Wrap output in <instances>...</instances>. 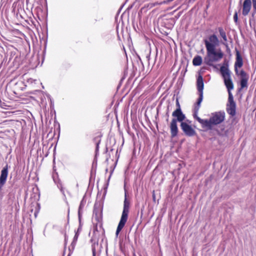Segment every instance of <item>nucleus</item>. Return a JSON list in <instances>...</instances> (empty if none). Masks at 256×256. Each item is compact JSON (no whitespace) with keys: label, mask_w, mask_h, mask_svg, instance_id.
I'll use <instances>...</instances> for the list:
<instances>
[{"label":"nucleus","mask_w":256,"mask_h":256,"mask_svg":"<svg viewBox=\"0 0 256 256\" xmlns=\"http://www.w3.org/2000/svg\"><path fill=\"white\" fill-rule=\"evenodd\" d=\"M220 72L228 93L226 111L230 115L233 116L236 114V104L234 100L233 96L231 92V90L234 89V84L231 78L230 72L228 67L225 66L220 67Z\"/></svg>","instance_id":"1"},{"label":"nucleus","mask_w":256,"mask_h":256,"mask_svg":"<svg viewBox=\"0 0 256 256\" xmlns=\"http://www.w3.org/2000/svg\"><path fill=\"white\" fill-rule=\"evenodd\" d=\"M225 118L224 112H218L212 113L210 119H202L196 116V120L202 124V127L208 130H212L216 125L221 124Z\"/></svg>","instance_id":"2"},{"label":"nucleus","mask_w":256,"mask_h":256,"mask_svg":"<svg viewBox=\"0 0 256 256\" xmlns=\"http://www.w3.org/2000/svg\"><path fill=\"white\" fill-rule=\"evenodd\" d=\"M206 56L204 58V62L207 65L212 66L213 64L220 61L224 56V53L220 49L216 50L210 45L208 46Z\"/></svg>","instance_id":"3"},{"label":"nucleus","mask_w":256,"mask_h":256,"mask_svg":"<svg viewBox=\"0 0 256 256\" xmlns=\"http://www.w3.org/2000/svg\"><path fill=\"white\" fill-rule=\"evenodd\" d=\"M172 116L176 118H173L172 120L170 126L171 136L172 138H174L178 133L177 122H182L186 118V116L180 108H177L172 112Z\"/></svg>","instance_id":"4"},{"label":"nucleus","mask_w":256,"mask_h":256,"mask_svg":"<svg viewBox=\"0 0 256 256\" xmlns=\"http://www.w3.org/2000/svg\"><path fill=\"white\" fill-rule=\"evenodd\" d=\"M129 207H130V203L127 200L126 198V194L125 193V198L124 200V208L122 212V214L121 216V218L120 221L118 223V226L116 228V236L117 238L120 232L124 227L128 217V214L129 212Z\"/></svg>","instance_id":"5"},{"label":"nucleus","mask_w":256,"mask_h":256,"mask_svg":"<svg viewBox=\"0 0 256 256\" xmlns=\"http://www.w3.org/2000/svg\"><path fill=\"white\" fill-rule=\"evenodd\" d=\"M197 89L198 92L199 98L195 106V113H197L200 108V104L203 99L204 82L202 76H200L197 79Z\"/></svg>","instance_id":"6"},{"label":"nucleus","mask_w":256,"mask_h":256,"mask_svg":"<svg viewBox=\"0 0 256 256\" xmlns=\"http://www.w3.org/2000/svg\"><path fill=\"white\" fill-rule=\"evenodd\" d=\"M0 106L2 108L7 110L6 111H2V112L6 116H10L12 114H16L18 110H14L16 108L13 107L12 106L8 105L4 102H0Z\"/></svg>","instance_id":"7"},{"label":"nucleus","mask_w":256,"mask_h":256,"mask_svg":"<svg viewBox=\"0 0 256 256\" xmlns=\"http://www.w3.org/2000/svg\"><path fill=\"white\" fill-rule=\"evenodd\" d=\"M180 127L184 134L188 136H194L196 134V131L192 128L185 122H182Z\"/></svg>","instance_id":"8"},{"label":"nucleus","mask_w":256,"mask_h":256,"mask_svg":"<svg viewBox=\"0 0 256 256\" xmlns=\"http://www.w3.org/2000/svg\"><path fill=\"white\" fill-rule=\"evenodd\" d=\"M204 42L206 48H208V45L211 46L213 48H216L219 44L218 39L215 34L210 36L208 38V40H205Z\"/></svg>","instance_id":"9"},{"label":"nucleus","mask_w":256,"mask_h":256,"mask_svg":"<svg viewBox=\"0 0 256 256\" xmlns=\"http://www.w3.org/2000/svg\"><path fill=\"white\" fill-rule=\"evenodd\" d=\"M8 176V166L6 165L2 170L0 176V190L6 184Z\"/></svg>","instance_id":"10"},{"label":"nucleus","mask_w":256,"mask_h":256,"mask_svg":"<svg viewBox=\"0 0 256 256\" xmlns=\"http://www.w3.org/2000/svg\"><path fill=\"white\" fill-rule=\"evenodd\" d=\"M243 65V60L240 52L236 51V60L234 63V71L236 74H238V68H240Z\"/></svg>","instance_id":"11"},{"label":"nucleus","mask_w":256,"mask_h":256,"mask_svg":"<svg viewBox=\"0 0 256 256\" xmlns=\"http://www.w3.org/2000/svg\"><path fill=\"white\" fill-rule=\"evenodd\" d=\"M252 0H244L242 6V14L244 16H247L252 8Z\"/></svg>","instance_id":"12"},{"label":"nucleus","mask_w":256,"mask_h":256,"mask_svg":"<svg viewBox=\"0 0 256 256\" xmlns=\"http://www.w3.org/2000/svg\"><path fill=\"white\" fill-rule=\"evenodd\" d=\"M22 86L23 83L22 82H16L12 87L14 92L16 94H18L20 91L22 90Z\"/></svg>","instance_id":"13"},{"label":"nucleus","mask_w":256,"mask_h":256,"mask_svg":"<svg viewBox=\"0 0 256 256\" xmlns=\"http://www.w3.org/2000/svg\"><path fill=\"white\" fill-rule=\"evenodd\" d=\"M218 30L220 32V36L222 38L224 41V42H223L222 44L224 45H226V42H227V38L225 31L222 27L218 28Z\"/></svg>","instance_id":"14"},{"label":"nucleus","mask_w":256,"mask_h":256,"mask_svg":"<svg viewBox=\"0 0 256 256\" xmlns=\"http://www.w3.org/2000/svg\"><path fill=\"white\" fill-rule=\"evenodd\" d=\"M202 63V58L200 56H195L192 60V64L195 66H200Z\"/></svg>","instance_id":"15"},{"label":"nucleus","mask_w":256,"mask_h":256,"mask_svg":"<svg viewBox=\"0 0 256 256\" xmlns=\"http://www.w3.org/2000/svg\"><path fill=\"white\" fill-rule=\"evenodd\" d=\"M90 242L92 243V256H96V252L95 250V244L96 242V238L94 236H92L90 239Z\"/></svg>","instance_id":"16"},{"label":"nucleus","mask_w":256,"mask_h":256,"mask_svg":"<svg viewBox=\"0 0 256 256\" xmlns=\"http://www.w3.org/2000/svg\"><path fill=\"white\" fill-rule=\"evenodd\" d=\"M237 76H240V80L241 79H248V74L244 70H241L240 71H238V74H236Z\"/></svg>","instance_id":"17"},{"label":"nucleus","mask_w":256,"mask_h":256,"mask_svg":"<svg viewBox=\"0 0 256 256\" xmlns=\"http://www.w3.org/2000/svg\"><path fill=\"white\" fill-rule=\"evenodd\" d=\"M248 79H246V80L241 79L240 80V88L241 89H242L244 88L248 87Z\"/></svg>","instance_id":"18"},{"label":"nucleus","mask_w":256,"mask_h":256,"mask_svg":"<svg viewBox=\"0 0 256 256\" xmlns=\"http://www.w3.org/2000/svg\"><path fill=\"white\" fill-rule=\"evenodd\" d=\"M234 20L236 24L238 23V13L236 12L234 15Z\"/></svg>","instance_id":"19"},{"label":"nucleus","mask_w":256,"mask_h":256,"mask_svg":"<svg viewBox=\"0 0 256 256\" xmlns=\"http://www.w3.org/2000/svg\"><path fill=\"white\" fill-rule=\"evenodd\" d=\"M252 7L254 12H256V0H252Z\"/></svg>","instance_id":"20"},{"label":"nucleus","mask_w":256,"mask_h":256,"mask_svg":"<svg viewBox=\"0 0 256 256\" xmlns=\"http://www.w3.org/2000/svg\"><path fill=\"white\" fill-rule=\"evenodd\" d=\"M96 153L95 154H94V162L92 163V172H95V169L94 168V160H96Z\"/></svg>","instance_id":"21"},{"label":"nucleus","mask_w":256,"mask_h":256,"mask_svg":"<svg viewBox=\"0 0 256 256\" xmlns=\"http://www.w3.org/2000/svg\"><path fill=\"white\" fill-rule=\"evenodd\" d=\"M93 234H94L95 232L96 231V226H94V228H93Z\"/></svg>","instance_id":"22"},{"label":"nucleus","mask_w":256,"mask_h":256,"mask_svg":"<svg viewBox=\"0 0 256 256\" xmlns=\"http://www.w3.org/2000/svg\"><path fill=\"white\" fill-rule=\"evenodd\" d=\"M176 104L178 106V108H180V104H179L178 100H176Z\"/></svg>","instance_id":"23"},{"label":"nucleus","mask_w":256,"mask_h":256,"mask_svg":"<svg viewBox=\"0 0 256 256\" xmlns=\"http://www.w3.org/2000/svg\"><path fill=\"white\" fill-rule=\"evenodd\" d=\"M168 118L169 116V114H168V110H167V112H166V114Z\"/></svg>","instance_id":"24"},{"label":"nucleus","mask_w":256,"mask_h":256,"mask_svg":"<svg viewBox=\"0 0 256 256\" xmlns=\"http://www.w3.org/2000/svg\"><path fill=\"white\" fill-rule=\"evenodd\" d=\"M96 206V204H94V210H95Z\"/></svg>","instance_id":"25"}]
</instances>
